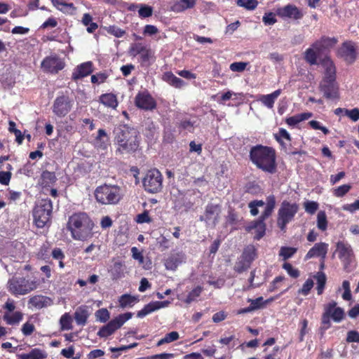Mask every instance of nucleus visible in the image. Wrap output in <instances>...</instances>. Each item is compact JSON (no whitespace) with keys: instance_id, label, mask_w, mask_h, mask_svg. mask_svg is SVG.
I'll return each instance as SVG.
<instances>
[{"instance_id":"nucleus-1","label":"nucleus","mask_w":359,"mask_h":359,"mask_svg":"<svg viewBox=\"0 0 359 359\" xmlns=\"http://www.w3.org/2000/svg\"><path fill=\"white\" fill-rule=\"evenodd\" d=\"M116 152L120 154H133L137 151L140 136L139 132L128 125H121L114 130Z\"/></svg>"},{"instance_id":"nucleus-2","label":"nucleus","mask_w":359,"mask_h":359,"mask_svg":"<svg viewBox=\"0 0 359 359\" xmlns=\"http://www.w3.org/2000/svg\"><path fill=\"white\" fill-rule=\"evenodd\" d=\"M251 162L259 170L269 174L277 171L276 152L275 149L262 144L251 147L249 153Z\"/></svg>"},{"instance_id":"nucleus-3","label":"nucleus","mask_w":359,"mask_h":359,"mask_svg":"<svg viewBox=\"0 0 359 359\" xmlns=\"http://www.w3.org/2000/svg\"><path fill=\"white\" fill-rule=\"evenodd\" d=\"M95 224L87 213L79 212L71 215L67 223V229L70 231L73 239L86 241L93 235Z\"/></svg>"},{"instance_id":"nucleus-4","label":"nucleus","mask_w":359,"mask_h":359,"mask_svg":"<svg viewBox=\"0 0 359 359\" xmlns=\"http://www.w3.org/2000/svg\"><path fill=\"white\" fill-rule=\"evenodd\" d=\"M96 201L101 205H116L122 198L121 189L118 185L104 184L94 192Z\"/></svg>"},{"instance_id":"nucleus-5","label":"nucleus","mask_w":359,"mask_h":359,"mask_svg":"<svg viewBox=\"0 0 359 359\" xmlns=\"http://www.w3.org/2000/svg\"><path fill=\"white\" fill-rule=\"evenodd\" d=\"M39 280L36 278H23L15 276L7 283L8 290L15 296L25 295L36 289Z\"/></svg>"},{"instance_id":"nucleus-6","label":"nucleus","mask_w":359,"mask_h":359,"mask_svg":"<svg viewBox=\"0 0 359 359\" xmlns=\"http://www.w3.org/2000/svg\"><path fill=\"white\" fill-rule=\"evenodd\" d=\"M299 211V205L296 203H290L286 200L281 203L278 210L277 226L281 231L285 232L287 225L294 220L296 214Z\"/></svg>"},{"instance_id":"nucleus-7","label":"nucleus","mask_w":359,"mask_h":359,"mask_svg":"<svg viewBox=\"0 0 359 359\" xmlns=\"http://www.w3.org/2000/svg\"><path fill=\"white\" fill-rule=\"evenodd\" d=\"M143 187L146 191L155 194L161 191L163 187V176L157 169L147 171L142 180Z\"/></svg>"},{"instance_id":"nucleus-8","label":"nucleus","mask_w":359,"mask_h":359,"mask_svg":"<svg viewBox=\"0 0 359 359\" xmlns=\"http://www.w3.org/2000/svg\"><path fill=\"white\" fill-rule=\"evenodd\" d=\"M74 103V100L68 95L62 94L55 99L53 112L58 117H65L71 111Z\"/></svg>"},{"instance_id":"nucleus-9","label":"nucleus","mask_w":359,"mask_h":359,"mask_svg":"<svg viewBox=\"0 0 359 359\" xmlns=\"http://www.w3.org/2000/svg\"><path fill=\"white\" fill-rule=\"evenodd\" d=\"M221 212L222 208L219 204L208 203L200 220L204 222L206 225L215 228L219 221Z\"/></svg>"},{"instance_id":"nucleus-10","label":"nucleus","mask_w":359,"mask_h":359,"mask_svg":"<svg viewBox=\"0 0 359 359\" xmlns=\"http://www.w3.org/2000/svg\"><path fill=\"white\" fill-rule=\"evenodd\" d=\"M336 252L346 269L354 259V252L351 245L344 241H338L336 244Z\"/></svg>"},{"instance_id":"nucleus-11","label":"nucleus","mask_w":359,"mask_h":359,"mask_svg":"<svg viewBox=\"0 0 359 359\" xmlns=\"http://www.w3.org/2000/svg\"><path fill=\"white\" fill-rule=\"evenodd\" d=\"M135 104L140 109L152 111L156 108L157 103L148 90L139 92L135 97Z\"/></svg>"},{"instance_id":"nucleus-12","label":"nucleus","mask_w":359,"mask_h":359,"mask_svg":"<svg viewBox=\"0 0 359 359\" xmlns=\"http://www.w3.org/2000/svg\"><path fill=\"white\" fill-rule=\"evenodd\" d=\"M319 89L326 99L337 100L339 98V86L336 81L323 79L320 83Z\"/></svg>"},{"instance_id":"nucleus-13","label":"nucleus","mask_w":359,"mask_h":359,"mask_svg":"<svg viewBox=\"0 0 359 359\" xmlns=\"http://www.w3.org/2000/svg\"><path fill=\"white\" fill-rule=\"evenodd\" d=\"M276 15L283 19H292L295 20L303 18L304 14L302 11L294 4H287L283 7L278 8Z\"/></svg>"},{"instance_id":"nucleus-14","label":"nucleus","mask_w":359,"mask_h":359,"mask_svg":"<svg viewBox=\"0 0 359 359\" xmlns=\"http://www.w3.org/2000/svg\"><path fill=\"white\" fill-rule=\"evenodd\" d=\"M338 55L348 64L354 62L357 57L354 43L351 41L344 42L338 50Z\"/></svg>"},{"instance_id":"nucleus-15","label":"nucleus","mask_w":359,"mask_h":359,"mask_svg":"<svg viewBox=\"0 0 359 359\" xmlns=\"http://www.w3.org/2000/svg\"><path fill=\"white\" fill-rule=\"evenodd\" d=\"M93 72V63L88 61L76 66L72 74V79L77 81L84 77L88 76Z\"/></svg>"},{"instance_id":"nucleus-16","label":"nucleus","mask_w":359,"mask_h":359,"mask_svg":"<svg viewBox=\"0 0 359 359\" xmlns=\"http://www.w3.org/2000/svg\"><path fill=\"white\" fill-rule=\"evenodd\" d=\"M329 245L326 243L320 242L316 243L306 254L304 257L305 260L310 259L314 257H326L328 252Z\"/></svg>"},{"instance_id":"nucleus-17","label":"nucleus","mask_w":359,"mask_h":359,"mask_svg":"<svg viewBox=\"0 0 359 359\" xmlns=\"http://www.w3.org/2000/svg\"><path fill=\"white\" fill-rule=\"evenodd\" d=\"M248 233L252 232V230L255 231L254 239L260 240L266 233V224L264 221L257 219V220L252 221L245 227Z\"/></svg>"},{"instance_id":"nucleus-18","label":"nucleus","mask_w":359,"mask_h":359,"mask_svg":"<svg viewBox=\"0 0 359 359\" xmlns=\"http://www.w3.org/2000/svg\"><path fill=\"white\" fill-rule=\"evenodd\" d=\"M170 302L168 301H156L151 302L147 304H146L142 309L139 311L137 313V317L140 318H142L145 317L147 315L157 311L161 308H165L169 305Z\"/></svg>"},{"instance_id":"nucleus-19","label":"nucleus","mask_w":359,"mask_h":359,"mask_svg":"<svg viewBox=\"0 0 359 359\" xmlns=\"http://www.w3.org/2000/svg\"><path fill=\"white\" fill-rule=\"evenodd\" d=\"M321 65L325 68V76L323 79L330 80L332 81H336V67L328 56H325L320 60Z\"/></svg>"},{"instance_id":"nucleus-20","label":"nucleus","mask_w":359,"mask_h":359,"mask_svg":"<svg viewBox=\"0 0 359 359\" xmlns=\"http://www.w3.org/2000/svg\"><path fill=\"white\" fill-rule=\"evenodd\" d=\"M64 61L57 55L46 57V72L51 74H57L64 69Z\"/></svg>"},{"instance_id":"nucleus-21","label":"nucleus","mask_w":359,"mask_h":359,"mask_svg":"<svg viewBox=\"0 0 359 359\" xmlns=\"http://www.w3.org/2000/svg\"><path fill=\"white\" fill-rule=\"evenodd\" d=\"M337 43V40L334 37L323 36L320 40L314 42L311 46L313 47L318 53H320L325 49L332 48Z\"/></svg>"},{"instance_id":"nucleus-22","label":"nucleus","mask_w":359,"mask_h":359,"mask_svg":"<svg viewBox=\"0 0 359 359\" xmlns=\"http://www.w3.org/2000/svg\"><path fill=\"white\" fill-rule=\"evenodd\" d=\"M282 90L278 89L271 94L260 95L257 100L267 108L272 109L273 107L276 100L280 96Z\"/></svg>"},{"instance_id":"nucleus-23","label":"nucleus","mask_w":359,"mask_h":359,"mask_svg":"<svg viewBox=\"0 0 359 359\" xmlns=\"http://www.w3.org/2000/svg\"><path fill=\"white\" fill-rule=\"evenodd\" d=\"M95 147L97 149L105 150L107 149L108 146L110 144V140L108 135L107 134L105 130L99 129L97 131V135L95 138Z\"/></svg>"},{"instance_id":"nucleus-24","label":"nucleus","mask_w":359,"mask_h":359,"mask_svg":"<svg viewBox=\"0 0 359 359\" xmlns=\"http://www.w3.org/2000/svg\"><path fill=\"white\" fill-rule=\"evenodd\" d=\"M132 316L133 313L130 312L122 313L118 315L115 318L111 320L107 325H108L109 327H110L111 330L115 332L119 329L127 320L130 319Z\"/></svg>"},{"instance_id":"nucleus-25","label":"nucleus","mask_w":359,"mask_h":359,"mask_svg":"<svg viewBox=\"0 0 359 359\" xmlns=\"http://www.w3.org/2000/svg\"><path fill=\"white\" fill-rule=\"evenodd\" d=\"M99 102L113 109H116L118 104L116 95L111 93L102 94L99 97Z\"/></svg>"},{"instance_id":"nucleus-26","label":"nucleus","mask_w":359,"mask_h":359,"mask_svg":"<svg viewBox=\"0 0 359 359\" xmlns=\"http://www.w3.org/2000/svg\"><path fill=\"white\" fill-rule=\"evenodd\" d=\"M34 222L38 228L45 226V209L43 205H36L33 211Z\"/></svg>"},{"instance_id":"nucleus-27","label":"nucleus","mask_w":359,"mask_h":359,"mask_svg":"<svg viewBox=\"0 0 359 359\" xmlns=\"http://www.w3.org/2000/svg\"><path fill=\"white\" fill-rule=\"evenodd\" d=\"M162 79L169 85L176 88H181L185 85V82L182 79L175 76L172 72H164L162 76Z\"/></svg>"},{"instance_id":"nucleus-28","label":"nucleus","mask_w":359,"mask_h":359,"mask_svg":"<svg viewBox=\"0 0 359 359\" xmlns=\"http://www.w3.org/2000/svg\"><path fill=\"white\" fill-rule=\"evenodd\" d=\"M53 5L63 13L72 14L76 10L73 3H67L64 0H51Z\"/></svg>"},{"instance_id":"nucleus-29","label":"nucleus","mask_w":359,"mask_h":359,"mask_svg":"<svg viewBox=\"0 0 359 359\" xmlns=\"http://www.w3.org/2000/svg\"><path fill=\"white\" fill-rule=\"evenodd\" d=\"M196 0H180L171 6V11L181 13L195 6Z\"/></svg>"},{"instance_id":"nucleus-30","label":"nucleus","mask_w":359,"mask_h":359,"mask_svg":"<svg viewBox=\"0 0 359 359\" xmlns=\"http://www.w3.org/2000/svg\"><path fill=\"white\" fill-rule=\"evenodd\" d=\"M276 206V198L274 195H270L266 198V204L264 212L258 218L262 221H265L272 214L273 209Z\"/></svg>"},{"instance_id":"nucleus-31","label":"nucleus","mask_w":359,"mask_h":359,"mask_svg":"<svg viewBox=\"0 0 359 359\" xmlns=\"http://www.w3.org/2000/svg\"><path fill=\"white\" fill-rule=\"evenodd\" d=\"M23 318V313L20 311L4 312V320L11 325H18Z\"/></svg>"},{"instance_id":"nucleus-32","label":"nucleus","mask_w":359,"mask_h":359,"mask_svg":"<svg viewBox=\"0 0 359 359\" xmlns=\"http://www.w3.org/2000/svg\"><path fill=\"white\" fill-rule=\"evenodd\" d=\"M139 302L138 296H133L130 294H122L118 298L119 306L122 309L132 307Z\"/></svg>"},{"instance_id":"nucleus-33","label":"nucleus","mask_w":359,"mask_h":359,"mask_svg":"<svg viewBox=\"0 0 359 359\" xmlns=\"http://www.w3.org/2000/svg\"><path fill=\"white\" fill-rule=\"evenodd\" d=\"M313 116V114L311 112H304L302 114H297L293 116H290L288 118H286L285 123L291 127L295 126L297 124L299 123L300 122L308 120L311 117Z\"/></svg>"},{"instance_id":"nucleus-34","label":"nucleus","mask_w":359,"mask_h":359,"mask_svg":"<svg viewBox=\"0 0 359 359\" xmlns=\"http://www.w3.org/2000/svg\"><path fill=\"white\" fill-rule=\"evenodd\" d=\"M88 316L89 314L86 306H79L74 313L75 320L79 325H86Z\"/></svg>"},{"instance_id":"nucleus-35","label":"nucleus","mask_w":359,"mask_h":359,"mask_svg":"<svg viewBox=\"0 0 359 359\" xmlns=\"http://www.w3.org/2000/svg\"><path fill=\"white\" fill-rule=\"evenodd\" d=\"M242 259H245L247 262L252 264V262L257 257V250L252 245L246 246L240 256Z\"/></svg>"},{"instance_id":"nucleus-36","label":"nucleus","mask_w":359,"mask_h":359,"mask_svg":"<svg viewBox=\"0 0 359 359\" xmlns=\"http://www.w3.org/2000/svg\"><path fill=\"white\" fill-rule=\"evenodd\" d=\"M313 278L316 280L317 282V286H316V290L318 295H320L323 293L326 281H327V277L324 272L323 271H318L317 272L314 276Z\"/></svg>"},{"instance_id":"nucleus-37","label":"nucleus","mask_w":359,"mask_h":359,"mask_svg":"<svg viewBox=\"0 0 359 359\" xmlns=\"http://www.w3.org/2000/svg\"><path fill=\"white\" fill-rule=\"evenodd\" d=\"M140 58L142 65L149 66L151 64L150 61H154L155 60L154 52L151 48L145 46L140 55Z\"/></svg>"},{"instance_id":"nucleus-38","label":"nucleus","mask_w":359,"mask_h":359,"mask_svg":"<svg viewBox=\"0 0 359 359\" xmlns=\"http://www.w3.org/2000/svg\"><path fill=\"white\" fill-rule=\"evenodd\" d=\"M124 266L121 262L114 263L109 272L113 280H118L123 276Z\"/></svg>"},{"instance_id":"nucleus-39","label":"nucleus","mask_w":359,"mask_h":359,"mask_svg":"<svg viewBox=\"0 0 359 359\" xmlns=\"http://www.w3.org/2000/svg\"><path fill=\"white\" fill-rule=\"evenodd\" d=\"M318 53V51L311 46L307 48L304 52V59L310 65H317Z\"/></svg>"},{"instance_id":"nucleus-40","label":"nucleus","mask_w":359,"mask_h":359,"mask_svg":"<svg viewBox=\"0 0 359 359\" xmlns=\"http://www.w3.org/2000/svg\"><path fill=\"white\" fill-rule=\"evenodd\" d=\"M203 290V287L200 285L196 286L188 293L187 297L183 300V302L187 304H190L191 302L196 301L201 296Z\"/></svg>"},{"instance_id":"nucleus-41","label":"nucleus","mask_w":359,"mask_h":359,"mask_svg":"<svg viewBox=\"0 0 359 359\" xmlns=\"http://www.w3.org/2000/svg\"><path fill=\"white\" fill-rule=\"evenodd\" d=\"M181 262L182 261L178 255H172L165 259L164 264L166 269L170 271H175Z\"/></svg>"},{"instance_id":"nucleus-42","label":"nucleus","mask_w":359,"mask_h":359,"mask_svg":"<svg viewBox=\"0 0 359 359\" xmlns=\"http://www.w3.org/2000/svg\"><path fill=\"white\" fill-rule=\"evenodd\" d=\"M43 358V352L38 348H34L28 353H22L17 355V359H41Z\"/></svg>"},{"instance_id":"nucleus-43","label":"nucleus","mask_w":359,"mask_h":359,"mask_svg":"<svg viewBox=\"0 0 359 359\" xmlns=\"http://www.w3.org/2000/svg\"><path fill=\"white\" fill-rule=\"evenodd\" d=\"M274 138L283 148H285V144L283 141V139L290 142L292 140L290 133L285 128H282L279 129L278 133L274 134Z\"/></svg>"},{"instance_id":"nucleus-44","label":"nucleus","mask_w":359,"mask_h":359,"mask_svg":"<svg viewBox=\"0 0 359 359\" xmlns=\"http://www.w3.org/2000/svg\"><path fill=\"white\" fill-rule=\"evenodd\" d=\"M180 338L179 333L176 331L170 332L165 335V337L161 339L156 344L157 346H160L164 344L171 343L177 341Z\"/></svg>"},{"instance_id":"nucleus-45","label":"nucleus","mask_w":359,"mask_h":359,"mask_svg":"<svg viewBox=\"0 0 359 359\" xmlns=\"http://www.w3.org/2000/svg\"><path fill=\"white\" fill-rule=\"evenodd\" d=\"M45 303L44 297L42 295H36L29 300V307L39 309L43 307Z\"/></svg>"},{"instance_id":"nucleus-46","label":"nucleus","mask_w":359,"mask_h":359,"mask_svg":"<svg viewBox=\"0 0 359 359\" xmlns=\"http://www.w3.org/2000/svg\"><path fill=\"white\" fill-rule=\"evenodd\" d=\"M257 0H236V4L248 11L255 10L258 6Z\"/></svg>"},{"instance_id":"nucleus-47","label":"nucleus","mask_w":359,"mask_h":359,"mask_svg":"<svg viewBox=\"0 0 359 359\" xmlns=\"http://www.w3.org/2000/svg\"><path fill=\"white\" fill-rule=\"evenodd\" d=\"M250 264H249L245 259H242V257H240L235 263L233 270L238 273H241L247 271L250 267Z\"/></svg>"},{"instance_id":"nucleus-48","label":"nucleus","mask_w":359,"mask_h":359,"mask_svg":"<svg viewBox=\"0 0 359 359\" xmlns=\"http://www.w3.org/2000/svg\"><path fill=\"white\" fill-rule=\"evenodd\" d=\"M104 29L107 32L111 35L114 36L117 38L123 37L126 34V31L119 28L116 25H110L109 27H104Z\"/></svg>"},{"instance_id":"nucleus-49","label":"nucleus","mask_w":359,"mask_h":359,"mask_svg":"<svg viewBox=\"0 0 359 359\" xmlns=\"http://www.w3.org/2000/svg\"><path fill=\"white\" fill-rule=\"evenodd\" d=\"M317 226L321 231H325L327 227V216L325 211H320L317 215Z\"/></svg>"},{"instance_id":"nucleus-50","label":"nucleus","mask_w":359,"mask_h":359,"mask_svg":"<svg viewBox=\"0 0 359 359\" xmlns=\"http://www.w3.org/2000/svg\"><path fill=\"white\" fill-rule=\"evenodd\" d=\"M297 251L296 248L292 247H281L279 255L283 257V260H286L292 257Z\"/></svg>"},{"instance_id":"nucleus-51","label":"nucleus","mask_w":359,"mask_h":359,"mask_svg":"<svg viewBox=\"0 0 359 359\" xmlns=\"http://www.w3.org/2000/svg\"><path fill=\"white\" fill-rule=\"evenodd\" d=\"M314 282L311 278H308L303 284L302 288L298 290V294L307 296L313 287Z\"/></svg>"},{"instance_id":"nucleus-52","label":"nucleus","mask_w":359,"mask_h":359,"mask_svg":"<svg viewBox=\"0 0 359 359\" xmlns=\"http://www.w3.org/2000/svg\"><path fill=\"white\" fill-rule=\"evenodd\" d=\"M138 13L141 18H149L153 14V8L151 6L146 4H140Z\"/></svg>"},{"instance_id":"nucleus-53","label":"nucleus","mask_w":359,"mask_h":359,"mask_svg":"<svg viewBox=\"0 0 359 359\" xmlns=\"http://www.w3.org/2000/svg\"><path fill=\"white\" fill-rule=\"evenodd\" d=\"M351 189L350 184H343L333 190V195L336 197L341 198L344 196Z\"/></svg>"},{"instance_id":"nucleus-54","label":"nucleus","mask_w":359,"mask_h":359,"mask_svg":"<svg viewBox=\"0 0 359 359\" xmlns=\"http://www.w3.org/2000/svg\"><path fill=\"white\" fill-rule=\"evenodd\" d=\"M157 133V128L155 124L150 121L147 123V126L144 129V135L149 139H153L154 137L155 134Z\"/></svg>"},{"instance_id":"nucleus-55","label":"nucleus","mask_w":359,"mask_h":359,"mask_svg":"<svg viewBox=\"0 0 359 359\" xmlns=\"http://www.w3.org/2000/svg\"><path fill=\"white\" fill-rule=\"evenodd\" d=\"M145 46L141 43H132L129 48V54L133 57L140 55Z\"/></svg>"},{"instance_id":"nucleus-56","label":"nucleus","mask_w":359,"mask_h":359,"mask_svg":"<svg viewBox=\"0 0 359 359\" xmlns=\"http://www.w3.org/2000/svg\"><path fill=\"white\" fill-rule=\"evenodd\" d=\"M283 268L287 272L290 276L293 278H297L300 275L299 271L294 268L290 263L285 262L283 264Z\"/></svg>"},{"instance_id":"nucleus-57","label":"nucleus","mask_w":359,"mask_h":359,"mask_svg":"<svg viewBox=\"0 0 359 359\" xmlns=\"http://www.w3.org/2000/svg\"><path fill=\"white\" fill-rule=\"evenodd\" d=\"M60 321L62 330H68L72 328V318L69 313H65L62 316Z\"/></svg>"},{"instance_id":"nucleus-58","label":"nucleus","mask_w":359,"mask_h":359,"mask_svg":"<svg viewBox=\"0 0 359 359\" xmlns=\"http://www.w3.org/2000/svg\"><path fill=\"white\" fill-rule=\"evenodd\" d=\"M248 302L250 303V306L253 311L262 308L265 304L262 297H257L255 299H248Z\"/></svg>"},{"instance_id":"nucleus-59","label":"nucleus","mask_w":359,"mask_h":359,"mask_svg":"<svg viewBox=\"0 0 359 359\" xmlns=\"http://www.w3.org/2000/svg\"><path fill=\"white\" fill-rule=\"evenodd\" d=\"M238 215L233 209H230L228 211L226 216V222L230 225L236 224L238 222Z\"/></svg>"},{"instance_id":"nucleus-60","label":"nucleus","mask_w":359,"mask_h":359,"mask_svg":"<svg viewBox=\"0 0 359 359\" xmlns=\"http://www.w3.org/2000/svg\"><path fill=\"white\" fill-rule=\"evenodd\" d=\"M8 130H9L10 132H12V133H13L15 134V137H16V141L19 144H21L22 142V140H23V136L22 135V133H21L20 130H19L15 128V122H13L12 121H9V128H8Z\"/></svg>"},{"instance_id":"nucleus-61","label":"nucleus","mask_w":359,"mask_h":359,"mask_svg":"<svg viewBox=\"0 0 359 359\" xmlns=\"http://www.w3.org/2000/svg\"><path fill=\"white\" fill-rule=\"evenodd\" d=\"M330 318H332L334 322H341L344 318V309L341 307H337V309H334Z\"/></svg>"},{"instance_id":"nucleus-62","label":"nucleus","mask_w":359,"mask_h":359,"mask_svg":"<svg viewBox=\"0 0 359 359\" xmlns=\"http://www.w3.org/2000/svg\"><path fill=\"white\" fill-rule=\"evenodd\" d=\"M304 206L306 212L313 215L318 209V203L316 201H306L304 203Z\"/></svg>"},{"instance_id":"nucleus-63","label":"nucleus","mask_w":359,"mask_h":359,"mask_svg":"<svg viewBox=\"0 0 359 359\" xmlns=\"http://www.w3.org/2000/svg\"><path fill=\"white\" fill-rule=\"evenodd\" d=\"M52 256L55 259L59 261V266L60 268L64 267L63 259L65 258V255L62 252L60 248H55L52 252Z\"/></svg>"},{"instance_id":"nucleus-64","label":"nucleus","mask_w":359,"mask_h":359,"mask_svg":"<svg viewBox=\"0 0 359 359\" xmlns=\"http://www.w3.org/2000/svg\"><path fill=\"white\" fill-rule=\"evenodd\" d=\"M247 65H248L247 62H235L230 65V69L232 72H242L245 69Z\"/></svg>"}]
</instances>
